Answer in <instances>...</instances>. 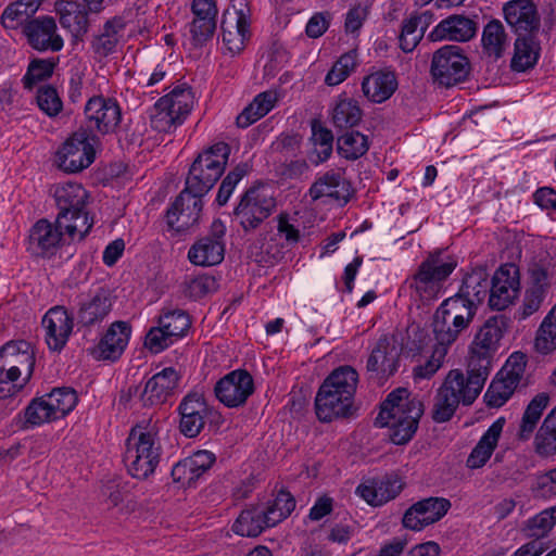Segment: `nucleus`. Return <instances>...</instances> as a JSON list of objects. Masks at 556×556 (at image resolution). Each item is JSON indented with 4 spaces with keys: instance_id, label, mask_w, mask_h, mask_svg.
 Returning <instances> with one entry per match:
<instances>
[{
    "instance_id": "47",
    "label": "nucleus",
    "mask_w": 556,
    "mask_h": 556,
    "mask_svg": "<svg viewBox=\"0 0 556 556\" xmlns=\"http://www.w3.org/2000/svg\"><path fill=\"white\" fill-rule=\"evenodd\" d=\"M534 346L541 354H548L556 350V305L539 327Z\"/></svg>"
},
{
    "instance_id": "46",
    "label": "nucleus",
    "mask_w": 556,
    "mask_h": 556,
    "mask_svg": "<svg viewBox=\"0 0 556 556\" xmlns=\"http://www.w3.org/2000/svg\"><path fill=\"white\" fill-rule=\"evenodd\" d=\"M47 406L52 410L55 419L64 417L74 409L78 397L72 388H56L51 393L45 395Z\"/></svg>"
},
{
    "instance_id": "64",
    "label": "nucleus",
    "mask_w": 556,
    "mask_h": 556,
    "mask_svg": "<svg viewBox=\"0 0 556 556\" xmlns=\"http://www.w3.org/2000/svg\"><path fill=\"white\" fill-rule=\"evenodd\" d=\"M216 29V22H210L208 18L192 20L189 24V31L191 35V41L194 47H202L207 40H210Z\"/></svg>"
},
{
    "instance_id": "11",
    "label": "nucleus",
    "mask_w": 556,
    "mask_h": 556,
    "mask_svg": "<svg viewBox=\"0 0 556 556\" xmlns=\"http://www.w3.org/2000/svg\"><path fill=\"white\" fill-rule=\"evenodd\" d=\"M430 73L438 85L452 87L468 77L470 63L460 47L447 45L433 53Z\"/></svg>"
},
{
    "instance_id": "1",
    "label": "nucleus",
    "mask_w": 556,
    "mask_h": 556,
    "mask_svg": "<svg viewBox=\"0 0 556 556\" xmlns=\"http://www.w3.org/2000/svg\"><path fill=\"white\" fill-rule=\"evenodd\" d=\"M358 374L351 366H340L321 383L315 396V412L319 421L351 417Z\"/></svg>"
},
{
    "instance_id": "56",
    "label": "nucleus",
    "mask_w": 556,
    "mask_h": 556,
    "mask_svg": "<svg viewBox=\"0 0 556 556\" xmlns=\"http://www.w3.org/2000/svg\"><path fill=\"white\" fill-rule=\"evenodd\" d=\"M413 402H421L413 397L408 399V391L404 388H399L392 391L381 404V409L378 416H388L391 413L408 412Z\"/></svg>"
},
{
    "instance_id": "13",
    "label": "nucleus",
    "mask_w": 556,
    "mask_h": 556,
    "mask_svg": "<svg viewBox=\"0 0 556 556\" xmlns=\"http://www.w3.org/2000/svg\"><path fill=\"white\" fill-rule=\"evenodd\" d=\"M276 207L270 190L264 186H253L242 195L235 208V215L244 230L257 228Z\"/></svg>"
},
{
    "instance_id": "49",
    "label": "nucleus",
    "mask_w": 556,
    "mask_h": 556,
    "mask_svg": "<svg viewBox=\"0 0 556 556\" xmlns=\"http://www.w3.org/2000/svg\"><path fill=\"white\" fill-rule=\"evenodd\" d=\"M556 523V506L544 509L530 518L522 531L526 536L542 540Z\"/></svg>"
},
{
    "instance_id": "51",
    "label": "nucleus",
    "mask_w": 556,
    "mask_h": 556,
    "mask_svg": "<svg viewBox=\"0 0 556 556\" xmlns=\"http://www.w3.org/2000/svg\"><path fill=\"white\" fill-rule=\"evenodd\" d=\"M517 384L497 374L484 394V400L490 407L503 406L514 394Z\"/></svg>"
},
{
    "instance_id": "2",
    "label": "nucleus",
    "mask_w": 556,
    "mask_h": 556,
    "mask_svg": "<svg viewBox=\"0 0 556 556\" xmlns=\"http://www.w3.org/2000/svg\"><path fill=\"white\" fill-rule=\"evenodd\" d=\"M484 383L458 369L451 370L433 397L431 417L434 422L443 424L452 419L459 404L470 405L483 389Z\"/></svg>"
},
{
    "instance_id": "27",
    "label": "nucleus",
    "mask_w": 556,
    "mask_h": 556,
    "mask_svg": "<svg viewBox=\"0 0 556 556\" xmlns=\"http://www.w3.org/2000/svg\"><path fill=\"white\" fill-rule=\"evenodd\" d=\"M62 230L64 228L56 222L54 225L48 219H39L29 230L28 251L42 257L54 255L62 244Z\"/></svg>"
},
{
    "instance_id": "21",
    "label": "nucleus",
    "mask_w": 556,
    "mask_h": 556,
    "mask_svg": "<svg viewBox=\"0 0 556 556\" xmlns=\"http://www.w3.org/2000/svg\"><path fill=\"white\" fill-rule=\"evenodd\" d=\"M520 288L519 270L514 265L501 266L492 278L489 304L496 311L508 307L517 298Z\"/></svg>"
},
{
    "instance_id": "48",
    "label": "nucleus",
    "mask_w": 556,
    "mask_h": 556,
    "mask_svg": "<svg viewBox=\"0 0 556 556\" xmlns=\"http://www.w3.org/2000/svg\"><path fill=\"white\" fill-rule=\"evenodd\" d=\"M295 508L294 497L287 491H279L275 500L263 508L271 527L285 520Z\"/></svg>"
},
{
    "instance_id": "62",
    "label": "nucleus",
    "mask_w": 556,
    "mask_h": 556,
    "mask_svg": "<svg viewBox=\"0 0 556 556\" xmlns=\"http://www.w3.org/2000/svg\"><path fill=\"white\" fill-rule=\"evenodd\" d=\"M532 493L536 497L551 498L556 495V468L549 469L535 477Z\"/></svg>"
},
{
    "instance_id": "45",
    "label": "nucleus",
    "mask_w": 556,
    "mask_h": 556,
    "mask_svg": "<svg viewBox=\"0 0 556 556\" xmlns=\"http://www.w3.org/2000/svg\"><path fill=\"white\" fill-rule=\"evenodd\" d=\"M363 112L354 99H340L332 111V123L337 128H352L362 121Z\"/></svg>"
},
{
    "instance_id": "9",
    "label": "nucleus",
    "mask_w": 556,
    "mask_h": 556,
    "mask_svg": "<svg viewBox=\"0 0 556 556\" xmlns=\"http://www.w3.org/2000/svg\"><path fill=\"white\" fill-rule=\"evenodd\" d=\"M505 328L506 320L503 316L490 317L476 333L471 343L467 372L483 383L490 375L491 362Z\"/></svg>"
},
{
    "instance_id": "28",
    "label": "nucleus",
    "mask_w": 556,
    "mask_h": 556,
    "mask_svg": "<svg viewBox=\"0 0 556 556\" xmlns=\"http://www.w3.org/2000/svg\"><path fill=\"white\" fill-rule=\"evenodd\" d=\"M114 298L110 290L100 288L81 300L76 312L77 324L85 328L100 325L112 311Z\"/></svg>"
},
{
    "instance_id": "6",
    "label": "nucleus",
    "mask_w": 556,
    "mask_h": 556,
    "mask_svg": "<svg viewBox=\"0 0 556 556\" xmlns=\"http://www.w3.org/2000/svg\"><path fill=\"white\" fill-rule=\"evenodd\" d=\"M477 307L469 300L453 295L445 299L432 316V333L437 343L451 346L469 328Z\"/></svg>"
},
{
    "instance_id": "42",
    "label": "nucleus",
    "mask_w": 556,
    "mask_h": 556,
    "mask_svg": "<svg viewBox=\"0 0 556 556\" xmlns=\"http://www.w3.org/2000/svg\"><path fill=\"white\" fill-rule=\"evenodd\" d=\"M43 0H17L5 8L1 21L5 28L15 29L25 25L38 11Z\"/></svg>"
},
{
    "instance_id": "50",
    "label": "nucleus",
    "mask_w": 556,
    "mask_h": 556,
    "mask_svg": "<svg viewBox=\"0 0 556 556\" xmlns=\"http://www.w3.org/2000/svg\"><path fill=\"white\" fill-rule=\"evenodd\" d=\"M368 150L367 137L359 131H350L338 139V151L348 160H356Z\"/></svg>"
},
{
    "instance_id": "61",
    "label": "nucleus",
    "mask_w": 556,
    "mask_h": 556,
    "mask_svg": "<svg viewBox=\"0 0 556 556\" xmlns=\"http://www.w3.org/2000/svg\"><path fill=\"white\" fill-rule=\"evenodd\" d=\"M46 404L47 401L45 396L33 400L25 409L26 422L30 424L31 426H39L43 422L54 420L55 417L52 410Z\"/></svg>"
},
{
    "instance_id": "30",
    "label": "nucleus",
    "mask_w": 556,
    "mask_h": 556,
    "mask_svg": "<svg viewBox=\"0 0 556 556\" xmlns=\"http://www.w3.org/2000/svg\"><path fill=\"white\" fill-rule=\"evenodd\" d=\"M250 22L242 9L227 11L222 21L223 43L227 52L235 55L241 52L249 38Z\"/></svg>"
},
{
    "instance_id": "5",
    "label": "nucleus",
    "mask_w": 556,
    "mask_h": 556,
    "mask_svg": "<svg viewBox=\"0 0 556 556\" xmlns=\"http://www.w3.org/2000/svg\"><path fill=\"white\" fill-rule=\"evenodd\" d=\"M162 447L157 432L152 426L137 425L131 428L126 440L124 463L128 472L137 479L144 480L157 467Z\"/></svg>"
},
{
    "instance_id": "53",
    "label": "nucleus",
    "mask_w": 556,
    "mask_h": 556,
    "mask_svg": "<svg viewBox=\"0 0 556 556\" xmlns=\"http://www.w3.org/2000/svg\"><path fill=\"white\" fill-rule=\"evenodd\" d=\"M528 274L530 289L547 292L553 275V265L548 257L532 260L528 266Z\"/></svg>"
},
{
    "instance_id": "33",
    "label": "nucleus",
    "mask_w": 556,
    "mask_h": 556,
    "mask_svg": "<svg viewBox=\"0 0 556 556\" xmlns=\"http://www.w3.org/2000/svg\"><path fill=\"white\" fill-rule=\"evenodd\" d=\"M130 333L131 327L127 321L112 323L97 345L98 356L102 359H117L127 346Z\"/></svg>"
},
{
    "instance_id": "17",
    "label": "nucleus",
    "mask_w": 556,
    "mask_h": 556,
    "mask_svg": "<svg viewBox=\"0 0 556 556\" xmlns=\"http://www.w3.org/2000/svg\"><path fill=\"white\" fill-rule=\"evenodd\" d=\"M424 409L422 402H413L410 407L407 408L408 412L378 416L376 424H380L381 427H388L390 440L396 445H403L414 437Z\"/></svg>"
},
{
    "instance_id": "32",
    "label": "nucleus",
    "mask_w": 556,
    "mask_h": 556,
    "mask_svg": "<svg viewBox=\"0 0 556 556\" xmlns=\"http://www.w3.org/2000/svg\"><path fill=\"white\" fill-rule=\"evenodd\" d=\"M397 86L399 83L394 72L380 70L363 78L362 91L368 101L382 103L393 96Z\"/></svg>"
},
{
    "instance_id": "26",
    "label": "nucleus",
    "mask_w": 556,
    "mask_h": 556,
    "mask_svg": "<svg viewBox=\"0 0 556 556\" xmlns=\"http://www.w3.org/2000/svg\"><path fill=\"white\" fill-rule=\"evenodd\" d=\"M46 342L51 351H61L73 331V316L64 306L51 307L42 318Z\"/></svg>"
},
{
    "instance_id": "37",
    "label": "nucleus",
    "mask_w": 556,
    "mask_h": 556,
    "mask_svg": "<svg viewBox=\"0 0 556 556\" xmlns=\"http://www.w3.org/2000/svg\"><path fill=\"white\" fill-rule=\"evenodd\" d=\"M489 290L490 283L486 271L482 268H477L465 276L455 295L462 300H469L478 308V305L485 299Z\"/></svg>"
},
{
    "instance_id": "57",
    "label": "nucleus",
    "mask_w": 556,
    "mask_h": 556,
    "mask_svg": "<svg viewBox=\"0 0 556 556\" xmlns=\"http://www.w3.org/2000/svg\"><path fill=\"white\" fill-rule=\"evenodd\" d=\"M248 172L249 165L247 163H240L226 175L217 192L216 201L218 205L223 206L228 202L236 186L248 174Z\"/></svg>"
},
{
    "instance_id": "31",
    "label": "nucleus",
    "mask_w": 556,
    "mask_h": 556,
    "mask_svg": "<svg viewBox=\"0 0 556 556\" xmlns=\"http://www.w3.org/2000/svg\"><path fill=\"white\" fill-rule=\"evenodd\" d=\"M179 378V374L173 367H166L151 377L140 393L143 405L154 406L166 402L178 387Z\"/></svg>"
},
{
    "instance_id": "35",
    "label": "nucleus",
    "mask_w": 556,
    "mask_h": 556,
    "mask_svg": "<svg viewBox=\"0 0 556 556\" xmlns=\"http://www.w3.org/2000/svg\"><path fill=\"white\" fill-rule=\"evenodd\" d=\"M56 11L60 14V23L67 28L73 37L81 39L89 28L88 14L85 5L75 1L56 2Z\"/></svg>"
},
{
    "instance_id": "29",
    "label": "nucleus",
    "mask_w": 556,
    "mask_h": 556,
    "mask_svg": "<svg viewBox=\"0 0 556 556\" xmlns=\"http://www.w3.org/2000/svg\"><path fill=\"white\" fill-rule=\"evenodd\" d=\"M478 29L475 20L463 15L453 14L442 20L428 35L431 41L467 42L472 39Z\"/></svg>"
},
{
    "instance_id": "43",
    "label": "nucleus",
    "mask_w": 556,
    "mask_h": 556,
    "mask_svg": "<svg viewBox=\"0 0 556 556\" xmlns=\"http://www.w3.org/2000/svg\"><path fill=\"white\" fill-rule=\"evenodd\" d=\"M533 445L539 456L556 455V406L546 415L538 429Z\"/></svg>"
},
{
    "instance_id": "16",
    "label": "nucleus",
    "mask_w": 556,
    "mask_h": 556,
    "mask_svg": "<svg viewBox=\"0 0 556 556\" xmlns=\"http://www.w3.org/2000/svg\"><path fill=\"white\" fill-rule=\"evenodd\" d=\"M354 190L340 168L330 169L319 176L308 189L307 195L313 202L327 199L340 205L346 204L353 197Z\"/></svg>"
},
{
    "instance_id": "24",
    "label": "nucleus",
    "mask_w": 556,
    "mask_h": 556,
    "mask_svg": "<svg viewBox=\"0 0 556 556\" xmlns=\"http://www.w3.org/2000/svg\"><path fill=\"white\" fill-rule=\"evenodd\" d=\"M402 348L393 336H382L367 359V370L380 378L392 376L399 366Z\"/></svg>"
},
{
    "instance_id": "12",
    "label": "nucleus",
    "mask_w": 556,
    "mask_h": 556,
    "mask_svg": "<svg viewBox=\"0 0 556 556\" xmlns=\"http://www.w3.org/2000/svg\"><path fill=\"white\" fill-rule=\"evenodd\" d=\"M98 137L86 128L75 131L58 150V166L67 173H78L94 160Z\"/></svg>"
},
{
    "instance_id": "59",
    "label": "nucleus",
    "mask_w": 556,
    "mask_h": 556,
    "mask_svg": "<svg viewBox=\"0 0 556 556\" xmlns=\"http://www.w3.org/2000/svg\"><path fill=\"white\" fill-rule=\"evenodd\" d=\"M416 21L418 20L410 18V16L403 21L399 41L400 48L405 53L412 52L424 38L425 31L419 27Z\"/></svg>"
},
{
    "instance_id": "44",
    "label": "nucleus",
    "mask_w": 556,
    "mask_h": 556,
    "mask_svg": "<svg viewBox=\"0 0 556 556\" xmlns=\"http://www.w3.org/2000/svg\"><path fill=\"white\" fill-rule=\"evenodd\" d=\"M482 46L484 52L495 60L503 55L507 47V35L500 21L492 20L484 26L482 33Z\"/></svg>"
},
{
    "instance_id": "58",
    "label": "nucleus",
    "mask_w": 556,
    "mask_h": 556,
    "mask_svg": "<svg viewBox=\"0 0 556 556\" xmlns=\"http://www.w3.org/2000/svg\"><path fill=\"white\" fill-rule=\"evenodd\" d=\"M448 346L435 344L431 356L425 364L418 365L414 368V377L416 379L431 378L443 365L447 354Z\"/></svg>"
},
{
    "instance_id": "52",
    "label": "nucleus",
    "mask_w": 556,
    "mask_h": 556,
    "mask_svg": "<svg viewBox=\"0 0 556 556\" xmlns=\"http://www.w3.org/2000/svg\"><path fill=\"white\" fill-rule=\"evenodd\" d=\"M357 65L356 51L351 50L343 53L332 65L330 71L325 77V83L328 86H337L344 81L352 72L355 71Z\"/></svg>"
},
{
    "instance_id": "19",
    "label": "nucleus",
    "mask_w": 556,
    "mask_h": 556,
    "mask_svg": "<svg viewBox=\"0 0 556 556\" xmlns=\"http://www.w3.org/2000/svg\"><path fill=\"white\" fill-rule=\"evenodd\" d=\"M85 115L88 130L97 129L103 135L115 131L122 118L117 101L102 96L92 97L88 100L85 105Z\"/></svg>"
},
{
    "instance_id": "23",
    "label": "nucleus",
    "mask_w": 556,
    "mask_h": 556,
    "mask_svg": "<svg viewBox=\"0 0 556 556\" xmlns=\"http://www.w3.org/2000/svg\"><path fill=\"white\" fill-rule=\"evenodd\" d=\"M23 33L35 50L58 52L63 48V39L58 34L55 20L51 16L31 18L24 25Z\"/></svg>"
},
{
    "instance_id": "25",
    "label": "nucleus",
    "mask_w": 556,
    "mask_h": 556,
    "mask_svg": "<svg viewBox=\"0 0 556 556\" xmlns=\"http://www.w3.org/2000/svg\"><path fill=\"white\" fill-rule=\"evenodd\" d=\"M179 430L187 438L197 437L205 426L208 412L204 396L199 392L188 393L180 402Z\"/></svg>"
},
{
    "instance_id": "3",
    "label": "nucleus",
    "mask_w": 556,
    "mask_h": 556,
    "mask_svg": "<svg viewBox=\"0 0 556 556\" xmlns=\"http://www.w3.org/2000/svg\"><path fill=\"white\" fill-rule=\"evenodd\" d=\"M35 351L24 340L10 341L0 348V399L17 393L30 379Z\"/></svg>"
},
{
    "instance_id": "36",
    "label": "nucleus",
    "mask_w": 556,
    "mask_h": 556,
    "mask_svg": "<svg viewBox=\"0 0 556 556\" xmlns=\"http://www.w3.org/2000/svg\"><path fill=\"white\" fill-rule=\"evenodd\" d=\"M549 395L545 392L536 394L527 405L520 419L517 438L521 441H528L532 438L543 412L549 404Z\"/></svg>"
},
{
    "instance_id": "4",
    "label": "nucleus",
    "mask_w": 556,
    "mask_h": 556,
    "mask_svg": "<svg viewBox=\"0 0 556 556\" xmlns=\"http://www.w3.org/2000/svg\"><path fill=\"white\" fill-rule=\"evenodd\" d=\"M54 199L59 208V227L64 228L72 240L84 239L93 225V220L85 211L88 192L79 184L66 182L55 187Z\"/></svg>"
},
{
    "instance_id": "18",
    "label": "nucleus",
    "mask_w": 556,
    "mask_h": 556,
    "mask_svg": "<svg viewBox=\"0 0 556 556\" xmlns=\"http://www.w3.org/2000/svg\"><path fill=\"white\" fill-rule=\"evenodd\" d=\"M214 392L227 407L241 406L254 392L253 377L247 370H233L216 382Z\"/></svg>"
},
{
    "instance_id": "41",
    "label": "nucleus",
    "mask_w": 556,
    "mask_h": 556,
    "mask_svg": "<svg viewBox=\"0 0 556 556\" xmlns=\"http://www.w3.org/2000/svg\"><path fill=\"white\" fill-rule=\"evenodd\" d=\"M540 55V46L534 37H518L515 42L514 56L511 59V70L515 72H526L532 68Z\"/></svg>"
},
{
    "instance_id": "15",
    "label": "nucleus",
    "mask_w": 556,
    "mask_h": 556,
    "mask_svg": "<svg viewBox=\"0 0 556 556\" xmlns=\"http://www.w3.org/2000/svg\"><path fill=\"white\" fill-rule=\"evenodd\" d=\"M226 227L220 219L211 225L210 235L194 242L188 251L189 261L198 266H214L224 260Z\"/></svg>"
},
{
    "instance_id": "60",
    "label": "nucleus",
    "mask_w": 556,
    "mask_h": 556,
    "mask_svg": "<svg viewBox=\"0 0 556 556\" xmlns=\"http://www.w3.org/2000/svg\"><path fill=\"white\" fill-rule=\"evenodd\" d=\"M527 365V357L523 353L515 352L513 353L505 365L498 372L501 377H504L510 381H514L515 384L519 386L521 380L523 379L525 370Z\"/></svg>"
},
{
    "instance_id": "34",
    "label": "nucleus",
    "mask_w": 556,
    "mask_h": 556,
    "mask_svg": "<svg viewBox=\"0 0 556 556\" xmlns=\"http://www.w3.org/2000/svg\"><path fill=\"white\" fill-rule=\"evenodd\" d=\"M505 418L496 419L480 438L467 458V467L471 469L481 468L490 459L503 432Z\"/></svg>"
},
{
    "instance_id": "8",
    "label": "nucleus",
    "mask_w": 556,
    "mask_h": 556,
    "mask_svg": "<svg viewBox=\"0 0 556 556\" xmlns=\"http://www.w3.org/2000/svg\"><path fill=\"white\" fill-rule=\"evenodd\" d=\"M456 261L450 256L442 257L440 251L430 253L424 260L416 273L405 283L414 291L415 295L429 302L439 296L442 291L443 282L456 268Z\"/></svg>"
},
{
    "instance_id": "54",
    "label": "nucleus",
    "mask_w": 556,
    "mask_h": 556,
    "mask_svg": "<svg viewBox=\"0 0 556 556\" xmlns=\"http://www.w3.org/2000/svg\"><path fill=\"white\" fill-rule=\"evenodd\" d=\"M161 325L167 336L179 338L186 334L191 326L189 315L182 309L168 311L159 317Z\"/></svg>"
},
{
    "instance_id": "40",
    "label": "nucleus",
    "mask_w": 556,
    "mask_h": 556,
    "mask_svg": "<svg viewBox=\"0 0 556 556\" xmlns=\"http://www.w3.org/2000/svg\"><path fill=\"white\" fill-rule=\"evenodd\" d=\"M250 257L264 266H274L285 256L283 245L277 238H260L249 248Z\"/></svg>"
},
{
    "instance_id": "10",
    "label": "nucleus",
    "mask_w": 556,
    "mask_h": 556,
    "mask_svg": "<svg viewBox=\"0 0 556 556\" xmlns=\"http://www.w3.org/2000/svg\"><path fill=\"white\" fill-rule=\"evenodd\" d=\"M194 102L190 88L177 86L168 94L159 99L150 111L153 129L160 132H170L181 125L192 110Z\"/></svg>"
},
{
    "instance_id": "14",
    "label": "nucleus",
    "mask_w": 556,
    "mask_h": 556,
    "mask_svg": "<svg viewBox=\"0 0 556 556\" xmlns=\"http://www.w3.org/2000/svg\"><path fill=\"white\" fill-rule=\"evenodd\" d=\"M202 208L203 195L185 187L166 212L168 227L176 232L188 230L199 223Z\"/></svg>"
},
{
    "instance_id": "20",
    "label": "nucleus",
    "mask_w": 556,
    "mask_h": 556,
    "mask_svg": "<svg viewBox=\"0 0 556 556\" xmlns=\"http://www.w3.org/2000/svg\"><path fill=\"white\" fill-rule=\"evenodd\" d=\"M451 508V502L444 497H427L413 504L403 516V526L420 531L443 518Z\"/></svg>"
},
{
    "instance_id": "63",
    "label": "nucleus",
    "mask_w": 556,
    "mask_h": 556,
    "mask_svg": "<svg viewBox=\"0 0 556 556\" xmlns=\"http://www.w3.org/2000/svg\"><path fill=\"white\" fill-rule=\"evenodd\" d=\"M37 103L40 110L49 116L58 115L63 106L56 90L51 86L42 87L38 90Z\"/></svg>"
},
{
    "instance_id": "39",
    "label": "nucleus",
    "mask_w": 556,
    "mask_h": 556,
    "mask_svg": "<svg viewBox=\"0 0 556 556\" xmlns=\"http://www.w3.org/2000/svg\"><path fill=\"white\" fill-rule=\"evenodd\" d=\"M125 28V22L122 17L109 20L101 33L92 40V49L100 56H108L116 49L121 39V33Z\"/></svg>"
},
{
    "instance_id": "22",
    "label": "nucleus",
    "mask_w": 556,
    "mask_h": 556,
    "mask_svg": "<svg viewBox=\"0 0 556 556\" xmlns=\"http://www.w3.org/2000/svg\"><path fill=\"white\" fill-rule=\"evenodd\" d=\"M505 21L518 37H534L540 29L541 20L535 4L531 0H513L503 8Z\"/></svg>"
},
{
    "instance_id": "38",
    "label": "nucleus",
    "mask_w": 556,
    "mask_h": 556,
    "mask_svg": "<svg viewBox=\"0 0 556 556\" xmlns=\"http://www.w3.org/2000/svg\"><path fill=\"white\" fill-rule=\"evenodd\" d=\"M269 527L271 525L267 522L265 510L261 507H251L239 515L232 526V531L241 536L255 538Z\"/></svg>"
},
{
    "instance_id": "55",
    "label": "nucleus",
    "mask_w": 556,
    "mask_h": 556,
    "mask_svg": "<svg viewBox=\"0 0 556 556\" xmlns=\"http://www.w3.org/2000/svg\"><path fill=\"white\" fill-rule=\"evenodd\" d=\"M55 66V62L52 59H38L33 60L29 65L27 73L23 77L24 87L31 89L37 83L49 78Z\"/></svg>"
},
{
    "instance_id": "7",
    "label": "nucleus",
    "mask_w": 556,
    "mask_h": 556,
    "mask_svg": "<svg viewBox=\"0 0 556 556\" xmlns=\"http://www.w3.org/2000/svg\"><path fill=\"white\" fill-rule=\"evenodd\" d=\"M230 151L226 142H217L205 149L191 164L185 187L204 197L225 172Z\"/></svg>"
}]
</instances>
